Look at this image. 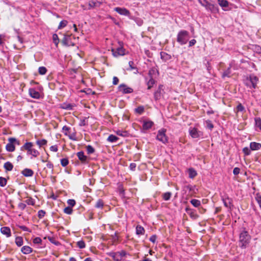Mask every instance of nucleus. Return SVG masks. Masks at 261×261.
Here are the masks:
<instances>
[{"label":"nucleus","mask_w":261,"mask_h":261,"mask_svg":"<svg viewBox=\"0 0 261 261\" xmlns=\"http://www.w3.org/2000/svg\"><path fill=\"white\" fill-rule=\"evenodd\" d=\"M112 51L114 57H118L125 55V50L122 47H119L116 49H112Z\"/></svg>","instance_id":"6e6552de"},{"label":"nucleus","mask_w":261,"mask_h":261,"mask_svg":"<svg viewBox=\"0 0 261 261\" xmlns=\"http://www.w3.org/2000/svg\"><path fill=\"white\" fill-rule=\"evenodd\" d=\"M153 122L151 121H144L143 124V128L144 129H150L153 125Z\"/></svg>","instance_id":"6ab92c4d"},{"label":"nucleus","mask_w":261,"mask_h":261,"mask_svg":"<svg viewBox=\"0 0 261 261\" xmlns=\"http://www.w3.org/2000/svg\"><path fill=\"white\" fill-rule=\"evenodd\" d=\"M166 129L162 128L158 130L156 139L162 142L163 144H166L168 142V138L166 135Z\"/></svg>","instance_id":"20e7f679"},{"label":"nucleus","mask_w":261,"mask_h":261,"mask_svg":"<svg viewBox=\"0 0 261 261\" xmlns=\"http://www.w3.org/2000/svg\"><path fill=\"white\" fill-rule=\"evenodd\" d=\"M223 203L224 206L227 207L229 208L230 210H231V207L233 206L231 202H230V200L229 198H227L226 199H223Z\"/></svg>","instance_id":"b1692460"},{"label":"nucleus","mask_w":261,"mask_h":261,"mask_svg":"<svg viewBox=\"0 0 261 261\" xmlns=\"http://www.w3.org/2000/svg\"><path fill=\"white\" fill-rule=\"evenodd\" d=\"M73 106L70 104L65 105V106L63 107V109L67 110H72Z\"/></svg>","instance_id":"e2e57ef3"},{"label":"nucleus","mask_w":261,"mask_h":261,"mask_svg":"<svg viewBox=\"0 0 261 261\" xmlns=\"http://www.w3.org/2000/svg\"><path fill=\"white\" fill-rule=\"evenodd\" d=\"M230 73H231V70H230V67H228L227 68V69H226L223 73L222 74V76L223 77H229L230 76Z\"/></svg>","instance_id":"79ce46f5"},{"label":"nucleus","mask_w":261,"mask_h":261,"mask_svg":"<svg viewBox=\"0 0 261 261\" xmlns=\"http://www.w3.org/2000/svg\"><path fill=\"white\" fill-rule=\"evenodd\" d=\"M188 173H189V177L190 178H194L197 174L196 170L192 168L189 169Z\"/></svg>","instance_id":"5701e85b"},{"label":"nucleus","mask_w":261,"mask_h":261,"mask_svg":"<svg viewBox=\"0 0 261 261\" xmlns=\"http://www.w3.org/2000/svg\"><path fill=\"white\" fill-rule=\"evenodd\" d=\"M29 92L30 96L33 98L39 99L40 97L39 92L33 88L30 89Z\"/></svg>","instance_id":"f8f14e48"},{"label":"nucleus","mask_w":261,"mask_h":261,"mask_svg":"<svg viewBox=\"0 0 261 261\" xmlns=\"http://www.w3.org/2000/svg\"><path fill=\"white\" fill-rule=\"evenodd\" d=\"M160 55L161 58L164 60H167L171 58V56L165 52H161Z\"/></svg>","instance_id":"f704fd0d"},{"label":"nucleus","mask_w":261,"mask_h":261,"mask_svg":"<svg viewBox=\"0 0 261 261\" xmlns=\"http://www.w3.org/2000/svg\"><path fill=\"white\" fill-rule=\"evenodd\" d=\"M199 3L205 8L206 7L207 4L208 3L206 0H198Z\"/></svg>","instance_id":"4d7b16f0"},{"label":"nucleus","mask_w":261,"mask_h":261,"mask_svg":"<svg viewBox=\"0 0 261 261\" xmlns=\"http://www.w3.org/2000/svg\"><path fill=\"white\" fill-rule=\"evenodd\" d=\"M118 139V138L115 135H111L109 136L107 140L110 142H115Z\"/></svg>","instance_id":"7c9ffc66"},{"label":"nucleus","mask_w":261,"mask_h":261,"mask_svg":"<svg viewBox=\"0 0 261 261\" xmlns=\"http://www.w3.org/2000/svg\"><path fill=\"white\" fill-rule=\"evenodd\" d=\"M103 206V202L101 199H98L95 205V207L98 208H101Z\"/></svg>","instance_id":"72a5a7b5"},{"label":"nucleus","mask_w":261,"mask_h":261,"mask_svg":"<svg viewBox=\"0 0 261 261\" xmlns=\"http://www.w3.org/2000/svg\"><path fill=\"white\" fill-rule=\"evenodd\" d=\"M250 150H251L250 149H249V148L246 147L243 149V151L244 153L245 154V155H248L251 153Z\"/></svg>","instance_id":"603ef678"},{"label":"nucleus","mask_w":261,"mask_h":261,"mask_svg":"<svg viewBox=\"0 0 261 261\" xmlns=\"http://www.w3.org/2000/svg\"><path fill=\"white\" fill-rule=\"evenodd\" d=\"M69 164L68 159L64 158L61 160V164L63 167H66Z\"/></svg>","instance_id":"c03bdc74"},{"label":"nucleus","mask_w":261,"mask_h":261,"mask_svg":"<svg viewBox=\"0 0 261 261\" xmlns=\"http://www.w3.org/2000/svg\"><path fill=\"white\" fill-rule=\"evenodd\" d=\"M101 4V2H99L97 0H90V1H89V3H88V8H85L84 5H82V7L85 10H86V9L90 10V9H91L95 7H98L100 6Z\"/></svg>","instance_id":"423d86ee"},{"label":"nucleus","mask_w":261,"mask_h":261,"mask_svg":"<svg viewBox=\"0 0 261 261\" xmlns=\"http://www.w3.org/2000/svg\"><path fill=\"white\" fill-rule=\"evenodd\" d=\"M39 73L41 75H44L47 72V69L43 66L40 67L38 69Z\"/></svg>","instance_id":"4c0bfd02"},{"label":"nucleus","mask_w":261,"mask_h":261,"mask_svg":"<svg viewBox=\"0 0 261 261\" xmlns=\"http://www.w3.org/2000/svg\"><path fill=\"white\" fill-rule=\"evenodd\" d=\"M4 167V168L7 171H10L13 169V165L10 162H7L6 163H5Z\"/></svg>","instance_id":"a878e982"},{"label":"nucleus","mask_w":261,"mask_h":261,"mask_svg":"<svg viewBox=\"0 0 261 261\" xmlns=\"http://www.w3.org/2000/svg\"><path fill=\"white\" fill-rule=\"evenodd\" d=\"M86 150L88 154H89L93 153L95 151L94 148L91 145H88L86 146Z\"/></svg>","instance_id":"a19ab883"},{"label":"nucleus","mask_w":261,"mask_h":261,"mask_svg":"<svg viewBox=\"0 0 261 261\" xmlns=\"http://www.w3.org/2000/svg\"><path fill=\"white\" fill-rule=\"evenodd\" d=\"M28 205H35V201L32 197H28L25 201Z\"/></svg>","instance_id":"58836bf2"},{"label":"nucleus","mask_w":261,"mask_h":261,"mask_svg":"<svg viewBox=\"0 0 261 261\" xmlns=\"http://www.w3.org/2000/svg\"><path fill=\"white\" fill-rule=\"evenodd\" d=\"M53 40L54 43L56 45V46H57L59 42V40L58 36L56 34H54L53 35Z\"/></svg>","instance_id":"a18cd8bd"},{"label":"nucleus","mask_w":261,"mask_h":261,"mask_svg":"<svg viewBox=\"0 0 261 261\" xmlns=\"http://www.w3.org/2000/svg\"><path fill=\"white\" fill-rule=\"evenodd\" d=\"M255 200L257 202L258 204L259 205L260 208H261V196L259 195H257L255 197Z\"/></svg>","instance_id":"6e6d98bb"},{"label":"nucleus","mask_w":261,"mask_h":261,"mask_svg":"<svg viewBox=\"0 0 261 261\" xmlns=\"http://www.w3.org/2000/svg\"><path fill=\"white\" fill-rule=\"evenodd\" d=\"M25 207L26 205L25 203L20 202L18 204V207L21 210H24Z\"/></svg>","instance_id":"13d9d810"},{"label":"nucleus","mask_w":261,"mask_h":261,"mask_svg":"<svg viewBox=\"0 0 261 261\" xmlns=\"http://www.w3.org/2000/svg\"><path fill=\"white\" fill-rule=\"evenodd\" d=\"M240 169L239 168H238V167H236L233 169V173L234 174V175H238L240 173Z\"/></svg>","instance_id":"0e129e2a"},{"label":"nucleus","mask_w":261,"mask_h":261,"mask_svg":"<svg viewBox=\"0 0 261 261\" xmlns=\"http://www.w3.org/2000/svg\"><path fill=\"white\" fill-rule=\"evenodd\" d=\"M258 82V77L254 75H251L244 81V84L249 89H255Z\"/></svg>","instance_id":"f03ea898"},{"label":"nucleus","mask_w":261,"mask_h":261,"mask_svg":"<svg viewBox=\"0 0 261 261\" xmlns=\"http://www.w3.org/2000/svg\"><path fill=\"white\" fill-rule=\"evenodd\" d=\"M250 148L252 150H257L261 148V144L255 142H251Z\"/></svg>","instance_id":"dca6fc26"},{"label":"nucleus","mask_w":261,"mask_h":261,"mask_svg":"<svg viewBox=\"0 0 261 261\" xmlns=\"http://www.w3.org/2000/svg\"><path fill=\"white\" fill-rule=\"evenodd\" d=\"M47 140L45 139L38 140L36 141V144L41 147L43 145H45L47 144Z\"/></svg>","instance_id":"473e14b6"},{"label":"nucleus","mask_w":261,"mask_h":261,"mask_svg":"<svg viewBox=\"0 0 261 261\" xmlns=\"http://www.w3.org/2000/svg\"><path fill=\"white\" fill-rule=\"evenodd\" d=\"M205 9L207 10L210 11H211L212 13H218L219 12V8H218V7L216 5H215L214 4H211L210 3H208L207 4V6L205 7Z\"/></svg>","instance_id":"9b49d317"},{"label":"nucleus","mask_w":261,"mask_h":261,"mask_svg":"<svg viewBox=\"0 0 261 261\" xmlns=\"http://www.w3.org/2000/svg\"><path fill=\"white\" fill-rule=\"evenodd\" d=\"M69 38L70 37L69 36H64L62 41V43L64 45L69 46L70 45L68 41Z\"/></svg>","instance_id":"c9c22d12"},{"label":"nucleus","mask_w":261,"mask_h":261,"mask_svg":"<svg viewBox=\"0 0 261 261\" xmlns=\"http://www.w3.org/2000/svg\"><path fill=\"white\" fill-rule=\"evenodd\" d=\"M218 2L220 6L222 7L223 10L227 11V9L229 6V2L226 0H218Z\"/></svg>","instance_id":"4468645a"},{"label":"nucleus","mask_w":261,"mask_h":261,"mask_svg":"<svg viewBox=\"0 0 261 261\" xmlns=\"http://www.w3.org/2000/svg\"><path fill=\"white\" fill-rule=\"evenodd\" d=\"M1 232L7 237H10L11 235V230L8 227H3L1 228Z\"/></svg>","instance_id":"f3484780"},{"label":"nucleus","mask_w":261,"mask_h":261,"mask_svg":"<svg viewBox=\"0 0 261 261\" xmlns=\"http://www.w3.org/2000/svg\"><path fill=\"white\" fill-rule=\"evenodd\" d=\"M114 11L121 15L129 16L130 14L129 11L124 8L116 7L114 8Z\"/></svg>","instance_id":"1a4fd4ad"},{"label":"nucleus","mask_w":261,"mask_h":261,"mask_svg":"<svg viewBox=\"0 0 261 261\" xmlns=\"http://www.w3.org/2000/svg\"><path fill=\"white\" fill-rule=\"evenodd\" d=\"M171 195V192H166L163 195V199L166 201L169 200L170 199Z\"/></svg>","instance_id":"ea45409f"},{"label":"nucleus","mask_w":261,"mask_h":261,"mask_svg":"<svg viewBox=\"0 0 261 261\" xmlns=\"http://www.w3.org/2000/svg\"><path fill=\"white\" fill-rule=\"evenodd\" d=\"M64 212L67 214L70 215L72 213V209L70 206H68L64 209Z\"/></svg>","instance_id":"09e8293b"},{"label":"nucleus","mask_w":261,"mask_h":261,"mask_svg":"<svg viewBox=\"0 0 261 261\" xmlns=\"http://www.w3.org/2000/svg\"><path fill=\"white\" fill-rule=\"evenodd\" d=\"M255 122L256 127L259 128L261 130V119L259 117L255 118Z\"/></svg>","instance_id":"e433bc0d"},{"label":"nucleus","mask_w":261,"mask_h":261,"mask_svg":"<svg viewBox=\"0 0 261 261\" xmlns=\"http://www.w3.org/2000/svg\"><path fill=\"white\" fill-rule=\"evenodd\" d=\"M15 243L18 246H21L23 245V239L22 237H16L15 239Z\"/></svg>","instance_id":"c756f323"},{"label":"nucleus","mask_w":261,"mask_h":261,"mask_svg":"<svg viewBox=\"0 0 261 261\" xmlns=\"http://www.w3.org/2000/svg\"><path fill=\"white\" fill-rule=\"evenodd\" d=\"M77 156L79 159L83 163H88V158L87 156L84 154L83 151H80L77 153Z\"/></svg>","instance_id":"ddd939ff"},{"label":"nucleus","mask_w":261,"mask_h":261,"mask_svg":"<svg viewBox=\"0 0 261 261\" xmlns=\"http://www.w3.org/2000/svg\"><path fill=\"white\" fill-rule=\"evenodd\" d=\"M195 188V186H193L192 185H186L185 186H184V189H187V190H188L189 191H193L194 192V189Z\"/></svg>","instance_id":"de8ad7c7"},{"label":"nucleus","mask_w":261,"mask_h":261,"mask_svg":"<svg viewBox=\"0 0 261 261\" xmlns=\"http://www.w3.org/2000/svg\"><path fill=\"white\" fill-rule=\"evenodd\" d=\"M162 86H160L159 89L155 91L154 93V97L155 100H158L161 98V94L160 89Z\"/></svg>","instance_id":"2f4dec72"},{"label":"nucleus","mask_w":261,"mask_h":261,"mask_svg":"<svg viewBox=\"0 0 261 261\" xmlns=\"http://www.w3.org/2000/svg\"><path fill=\"white\" fill-rule=\"evenodd\" d=\"M77 245L80 248H84L85 247V243L83 241H80L77 242Z\"/></svg>","instance_id":"3c124183"},{"label":"nucleus","mask_w":261,"mask_h":261,"mask_svg":"<svg viewBox=\"0 0 261 261\" xmlns=\"http://www.w3.org/2000/svg\"><path fill=\"white\" fill-rule=\"evenodd\" d=\"M155 84V80L153 79L152 76H151L150 77L149 80L147 82V85L148 86V89H150L151 87L153 86V85Z\"/></svg>","instance_id":"cd10ccee"},{"label":"nucleus","mask_w":261,"mask_h":261,"mask_svg":"<svg viewBox=\"0 0 261 261\" xmlns=\"http://www.w3.org/2000/svg\"><path fill=\"white\" fill-rule=\"evenodd\" d=\"M21 173L25 177H31L34 174V171L29 168H25L21 171Z\"/></svg>","instance_id":"2eb2a0df"},{"label":"nucleus","mask_w":261,"mask_h":261,"mask_svg":"<svg viewBox=\"0 0 261 261\" xmlns=\"http://www.w3.org/2000/svg\"><path fill=\"white\" fill-rule=\"evenodd\" d=\"M42 242V240L39 237H36L33 240V243L36 244H40Z\"/></svg>","instance_id":"5fc2aeb1"},{"label":"nucleus","mask_w":261,"mask_h":261,"mask_svg":"<svg viewBox=\"0 0 261 261\" xmlns=\"http://www.w3.org/2000/svg\"><path fill=\"white\" fill-rule=\"evenodd\" d=\"M119 83V79L116 76H114L113 79V84L115 85H117Z\"/></svg>","instance_id":"69168bd1"},{"label":"nucleus","mask_w":261,"mask_h":261,"mask_svg":"<svg viewBox=\"0 0 261 261\" xmlns=\"http://www.w3.org/2000/svg\"><path fill=\"white\" fill-rule=\"evenodd\" d=\"M9 142L6 146V149L7 151L12 152L15 150V147L13 143L16 142V140L14 138H10L8 139Z\"/></svg>","instance_id":"0eeeda50"},{"label":"nucleus","mask_w":261,"mask_h":261,"mask_svg":"<svg viewBox=\"0 0 261 261\" xmlns=\"http://www.w3.org/2000/svg\"><path fill=\"white\" fill-rule=\"evenodd\" d=\"M118 253L119 254V258L121 259L122 257H124L126 254V253L125 251L122 250L120 252H118Z\"/></svg>","instance_id":"bf43d9fd"},{"label":"nucleus","mask_w":261,"mask_h":261,"mask_svg":"<svg viewBox=\"0 0 261 261\" xmlns=\"http://www.w3.org/2000/svg\"><path fill=\"white\" fill-rule=\"evenodd\" d=\"M190 135L193 138H197L202 135V133L196 128H191L189 130Z\"/></svg>","instance_id":"9d476101"},{"label":"nucleus","mask_w":261,"mask_h":261,"mask_svg":"<svg viewBox=\"0 0 261 261\" xmlns=\"http://www.w3.org/2000/svg\"><path fill=\"white\" fill-rule=\"evenodd\" d=\"M136 168V164H135L134 163H132L130 164L129 168L131 170H132V171L135 170Z\"/></svg>","instance_id":"680f3d73"},{"label":"nucleus","mask_w":261,"mask_h":261,"mask_svg":"<svg viewBox=\"0 0 261 261\" xmlns=\"http://www.w3.org/2000/svg\"><path fill=\"white\" fill-rule=\"evenodd\" d=\"M50 150L54 152H57L58 150V146L57 145H53L50 146Z\"/></svg>","instance_id":"338daca9"},{"label":"nucleus","mask_w":261,"mask_h":261,"mask_svg":"<svg viewBox=\"0 0 261 261\" xmlns=\"http://www.w3.org/2000/svg\"><path fill=\"white\" fill-rule=\"evenodd\" d=\"M136 111L139 114H141L144 111V108L143 107H139L136 109Z\"/></svg>","instance_id":"052dcab7"},{"label":"nucleus","mask_w":261,"mask_h":261,"mask_svg":"<svg viewBox=\"0 0 261 261\" xmlns=\"http://www.w3.org/2000/svg\"><path fill=\"white\" fill-rule=\"evenodd\" d=\"M245 107L241 103H239L237 106L236 109L234 110V112L237 114H238L239 112H242L244 113L245 112Z\"/></svg>","instance_id":"412c9836"},{"label":"nucleus","mask_w":261,"mask_h":261,"mask_svg":"<svg viewBox=\"0 0 261 261\" xmlns=\"http://www.w3.org/2000/svg\"><path fill=\"white\" fill-rule=\"evenodd\" d=\"M28 154H31L34 157H37L38 155H39V152L37 150L32 148V149L28 152Z\"/></svg>","instance_id":"c85d7f7f"},{"label":"nucleus","mask_w":261,"mask_h":261,"mask_svg":"<svg viewBox=\"0 0 261 261\" xmlns=\"http://www.w3.org/2000/svg\"><path fill=\"white\" fill-rule=\"evenodd\" d=\"M118 91L123 94H129L133 92V89L126 84H120L118 87Z\"/></svg>","instance_id":"39448f33"},{"label":"nucleus","mask_w":261,"mask_h":261,"mask_svg":"<svg viewBox=\"0 0 261 261\" xmlns=\"http://www.w3.org/2000/svg\"><path fill=\"white\" fill-rule=\"evenodd\" d=\"M145 230L144 228L140 226L137 225L136 227V233L138 235H142L144 233Z\"/></svg>","instance_id":"393cba45"},{"label":"nucleus","mask_w":261,"mask_h":261,"mask_svg":"<svg viewBox=\"0 0 261 261\" xmlns=\"http://www.w3.org/2000/svg\"><path fill=\"white\" fill-rule=\"evenodd\" d=\"M33 146V144L32 142H27L21 147V150H27L28 152L32 149Z\"/></svg>","instance_id":"a211bd4d"},{"label":"nucleus","mask_w":261,"mask_h":261,"mask_svg":"<svg viewBox=\"0 0 261 261\" xmlns=\"http://www.w3.org/2000/svg\"><path fill=\"white\" fill-rule=\"evenodd\" d=\"M196 43V40L195 39H192L189 41V46L191 47L194 45Z\"/></svg>","instance_id":"774afa93"},{"label":"nucleus","mask_w":261,"mask_h":261,"mask_svg":"<svg viewBox=\"0 0 261 261\" xmlns=\"http://www.w3.org/2000/svg\"><path fill=\"white\" fill-rule=\"evenodd\" d=\"M45 212L43 210H39L38 212V217L39 219H42L45 216Z\"/></svg>","instance_id":"8fccbe9b"},{"label":"nucleus","mask_w":261,"mask_h":261,"mask_svg":"<svg viewBox=\"0 0 261 261\" xmlns=\"http://www.w3.org/2000/svg\"><path fill=\"white\" fill-rule=\"evenodd\" d=\"M191 203L195 207H198L201 204V202L200 200L193 199L190 201Z\"/></svg>","instance_id":"bb28decb"},{"label":"nucleus","mask_w":261,"mask_h":261,"mask_svg":"<svg viewBox=\"0 0 261 261\" xmlns=\"http://www.w3.org/2000/svg\"><path fill=\"white\" fill-rule=\"evenodd\" d=\"M21 252L24 254H30L32 252V249L28 246H23L22 248H21Z\"/></svg>","instance_id":"aec40b11"},{"label":"nucleus","mask_w":261,"mask_h":261,"mask_svg":"<svg viewBox=\"0 0 261 261\" xmlns=\"http://www.w3.org/2000/svg\"><path fill=\"white\" fill-rule=\"evenodd\" d=\"M68 204L71 207L74 206L75 204V201L74 199H69L67 200Z\"/></svg>","instance_id":"864d4df0"},{"label":"nucleus","mask_w":261,"mask_h":261,"mask_svg":"<svg viewBox=\"0 0 261 261\" xmlns=\"http://www.w3.org/2000/svg\"><path fill=\"white\" fill-rule=\"evenodd\" d=\"M7 179L3 177H0V186L4 187L7 184Z\"/></svg>","instance_id":"37998d69"},{"label":"nucleus","mask_w":261,"mask_h":261,"mask_svg":"<svg viewBox=\"0 0 261 261\" xmlns=\"http://www.w3.org/2000/svg\"><path fill=\"white\" fill-rule=\"evenodd\" d=\"M250 236L246 230L243 231L240 234V246L242 248H246L250 243Z\"/></svg>","instance_id":"f257e3e1"},{"label":"nucleus","mask_w":261,"mask_h":261,"mask_svg":"<svg viewBox=\"0 0 261 261\" xmlns=\"http://www.w3.org/2000/svg\"><path fill=\"white\" fill-rule=\"evenodd\" d=\"M109 256L112 257L115 261H121V258H119V254L118 253V252H110L109 253Z\"/></svg>","instance_id":"4be33fe9"},{"label":"nucleus","mask_w":261,"mask_h":261,"mask_svg":"<svg viewBox=\"0 0 261 261\" xmlns=\"http://www.w3.org/2000/svg\"><path fill=\"white\" fill-rule=\"evenodd\" d=\"M189 39V33L186 30L180 31L177 35V41L181 45L186 44Z\"/></svg>","instance_id":"7ed1b4c3"},{"label":"nucleus","mask_w":261,"mask_h":261,"mask_svg":"<svg viewBox=\"0 0 261 261\" xmlns=\"http://www.w3.org/2000/svg\"><path fill=\"white\" fill-rule=\"evenodd\" d=\"M67 21L66 20H62L60 22V23L58 26V29H61L62 28H63L65 27H66L67 25Z\"/></svg>","instance_id":"49530a36"}]
</instances>
